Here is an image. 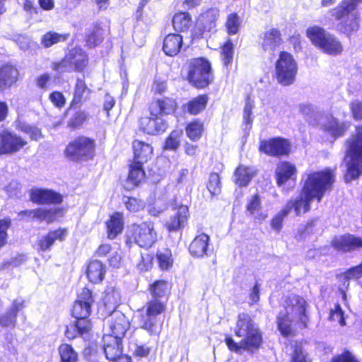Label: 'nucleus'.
Segmentation results:
<instances>
[{"mask_svg":"<svg viewBox=\"0 0 362 362\" xmlns=\"http://www.w3.org/2000/svg\"><path fill=\"white\" fill-rule=\"evenodd\" d=\"M351 116L356 121H362V100H356L349 105Z\"/></svg>","mask_w":362,"mask_h":362,"instance_id":"58","label":"nucleus"},{"mask_svg":"<svg viewBox=\"0 0 362 362\" xmlns=\"http://www.w3.org/2000/svg\"><path fill=\"white\" fill-rule=\"evenodd\" d=\"M21 185L15 180H13L6 187V191L11 197H18L21 194Z\"/></svg>","mask_w":362,"mask_h":362,"instance_id":"62","label":"nucleus"},{"mask_svg":"<svg viewBox=\"0 0 362 362\" xmlns=\"http://www.w3.org/2000/svg\"><path fill=\"white\" fill-rule=\"evenodd\" d=\"M68 232L66 228H58L50 230L45 235L42 236L37 242L38 249L41 251L49 250L56 241L62 242L66 236Z\"/></svg>","mask_w":362,"mask_h":362,"instance_id":"23","label":"nucleus"},{"mask_svg":"<svg viewBox=\"0 0 362 362\" xmlns=\"http://www.w3.org/2000/svg\"><path fill=\"white\" fill-rule=\"evenodd\" d=\"M69 58L70 57L66 55L61 62L53 63L52 66V69L59 74L74 71V65L70 62Z\"/></svg>","mask_w":362,"mask_h":362,"instance_id":"55","label":"nucleus"},{"mask_svg":"<svg viewBox=\"0 0 362 362\" xmlns=\"http://www.w3.org/2000/svg\"><path fill=\"white\" fill-rule=\"evenodd\" d=\"M16 128L22 132L29 135L30 138L33 140H39L42 137V134L40 129L37 127L30 125L21 118L15 122Z\"/></svg>","mask_w":362,"mask_h":362,"instance_id":"43","label":"nucleus"},{"mask_svg":"<svg viewBox=\"0 0 362 362\" xmlns=\"http://www.w3.org/2000/svg\"><path fill=\"white\" fill-rule=\"evenodd\" d=\"M168 289V284L163 280L157 281L151 286V292L154 297L163 296Z\"/></svg>","mask_w":362,"mask_h":362,"instance_id":"57","label":"nucleus"},{"mask_svg":"<svg viewBox=\"0 0 362 362\" xmlns=\"http://www.w3.org/2000/svg\"><path fill=\"white\" fill-rule=\"evenodd\" d=\"M307 36L312 42L324 52L335 55L337 54L339 45L336 39L324 29L318 26H313L307 30Z\"/></svg>","mask_w":362,"mask_h":362,"instance_id":"8","label":"nucleus"},{"mask_svg":"<svg viewBox=\"0 0 362 362\" xmlns=\"http://www.w3.org/2000/svg\"><path fill=\"white\" fill-rule=\"evenodd\" d=\"M18 216L26 221H37L52 223L57 217L62 216V210L59 208H37L30 210H24L18 214Z\"/></svg>","mask_w":362,"mask_h":362,"instance_id":"12","label":"nucleus"},{"mask_svg":"<svg viewBox=\"0 0 362 362\" xmlns=\"http://www.w3.org/2000/svg\"><path fill=\"white\" fill-rule=\"evenodd\" d=\"M18 70L11 65H6L0 69V88L9 86L17 80Z\"/></svg>","mask_w":362,"mask_h":362,"instance_id":"41","label":"nucleus"},{"mask_svg":"<svg viewBox=\"0 0 362 362\" xmlns=\"http://www.w3.org/2000/svg\"><path fill=\"white\" fill-rule=\"evenodd\" d=\"M305 300L296 295H291L286 300L284 311H281L277 317L278 328L284 336L291 333V323H301L304 327L306 325Z\"/></svg>","mask_w":362,"mask_h":362,"instance_id":"4","label":"nucleus"},{"mask_svg":"<svg viewBox=\"0 0 362 362\" xmlns=\"http://www.w3.org/2000/svg\"><path fill=\"white\" fill-rule=\"evenodd\" d=\"M73 325L67 327L66 336L68 339H72L80 336L86 338L91 329L90 321L87 318H78Z\"/></svg>","mask_w":362,"mask_h":362,"instance_id":"25","label":"nucleus"},{"mask_svg":"<svg viewBox=\"0 0 362 362\" xmlns=\"http://www.w3.org/2000/svg\"><path fill=\"white\" fill-rule=\"evenodd\" d=\"M210 238L205 233L197 235L189 247V251L192 256L195 257H203L208 255V247Z\"/></svg>","mask_w":362,"mask_h":362,"instance_id":"26","label":"nucleus"},{"mask_svg":"<svg viewBox=\"0 0 362 362\" xmlns=\"http://www.w3.org/2000/svg\"><path fill=\"white\" fill-rule=\"evenodd\" d=\"M255 107V103L250 98H247L243 110V123L245 131L250 130L253 122L252 110Z\"/></svg>","mask_w":362,"mask_h":362,"instance_id":"48","label":"nucleus"},{"mask_svg":"<svg viewBox=\"0 0 362 362\" xmlns=\"http://www.w3.org/2000/svg\"><path fill=\"white\" fill-rule=\"evenodd\" d=\"M192 24V18L187 12H180L173 16V25L176 31L185 32L189 30Z\"/></svg>","mask_w":362,"mask_h":362,"instance_id":"42","label":"nucleus"},{"mask_svg":"<svg viewBox=\"0 0 362 362\" xmlns=\"http://www.w3.org/2000/svg\"><path fill=\"white\" fill-rule=\"evenodd\" d=\"M188 79L197 88L206 86L213 79L211 64L203 59H194L190 62Z\"/></svg>","mask_w":362,"mask_h":362,"instance_id":"7","label":"nucleus"},{"mask_svg":"<svg viewBox=\"0 0 362 362\" xmlns=\"http://www.w3.org/2000/svg\"><path fill=\"white\" fill-rule=\"evenodd\" d=\"M123 202L127 209L130 212H137L145 207L144 201L134 197H124Z\"/></svg>","mask_w":362,"mask_h":362,"instance_id":"54","label":"nucleus"},{"mask_svg":"<svg viewBox=\"0 0 362 362\" xmlns=\"http://www.w3.org/2000/svg\"><path fill=\"white\" fill-rule=\"evenodd\" d=\"M91 90L88 88L83 79L77 78L74 87V98L71 101V107L81 106L90 97Z\"/></svg>","mask_w":362,"mask_h":362,"instance_id":"32","label":"nucleus"},{"mask_svg":"<svg viewBox=\"0 0 362 362\" xmlns=\"http://www.w3.org/2000/svg\"><path fill=\"white\" fill-rule=\"evenodd\" d=\"M93 303V298L91 291L86 288H83L73 306V316L76 319L88 318L90 314Z\"/></svg>","mask_w":362,"mask_h":362,"instance_id":"16","label":"nucleus"},{"mask_svg":"<svg viewBox=\"0 0 362 362\" xmlns=\"http://www.w3.org/2000/svg\"><path fill=\"white\" fill-rule=\"evenodd\" d=\"M208 100L207 95H200L184 104L182 107L184 111L189 114L197 115L205 110Z\"/></svg>","mask_w":362,"mask_h":362,"instance_id":"36","label":"nucleus"},{"mask_svg":"<svg viewBox=\"0 0 362 362\" xmlns=\"http://www.w3.org/2000/svg\"><path fill=\"white\" fill-rule=\"evenodd\" d=\"M247 214L254 218L255 221H262L267 218V214L262 211L259 196L256 194L251 196L246 206Z\"/></svg>","mask_w":362,"mask_h":362,"instance_id":"33","label":"nucleus"},{"mask_svg":"<svg viewBox=\"0 0 362 362\" xmlns=\"http://www.w3.org/2000/svg\"><path fill=\"white\" fill-rule=\"evenodd\" d=\"M362 249V236L346 233L341 235V251L348 252Z\"/></svg>","mask_w":362,"mask_h":362,"instance_id":"40","label":"nucleus"},{"mask_svg":"<svg viewBox=\"0 0 362 362\" xmlns=\"http://www.w3.org/2000/svg\"><path fill=\"white\" fill-rule=\"evenodd\" d=\"M139 123L141 129L144 132L151 135L162 134L168 127V122L160 116L142 117Z\"/></svg>","mask_w":362,"mask_h":362,"instance_id":"17","label":"nucleus"},{"mask_svg":"<svg viewBox=\"0 0 362 362\" xmlns=\"http://www.w3.org/2000/svg\"><path fill=\"white\" fill-rule=\"evenodd\" d=\"M88 119V114L84 111H78L70 119L69 125L74 128L81 126Z\"/></svg>","mask_w":362,"mask_h":362,"instance_id":"59","label":"nucleus"},{"mask_svg":"<svg viewBox=\"0 0 362 362\" xmlns=\"http://www.w3.org/2000/svg\"><path fill=\"white\" fill-rule=\"evenodd\" d=\"M70 57L69 61L74 65L75 71H81L88 64V56L86 52L79 47H74L66 54Z\"/></svg>","mask_w":362,"mask_h":362,"instance_id":"34","label":"nucleus"},{"mask_svg":"<svg viewBox=\"0 0 362 362\" xmlns=\"http://www.w3.org/2000/svg\"><path fill=\"white\" fill-rule=\"evenodd\" d=\"M27 144V141L16 134L6 131L0 134V154L14 153Z\"/></svg>","mask_w":362,"mask_h":362,"instance_id":"14","label":"nucleus"},{"mask_svg":"<svg viewBox=\"0 0 362 362\" xmlns=\"http://www.w3.org/2000/svg\"><path fill=\"white\" fill-rule=\"evenodd\" d=\"M275 78L277 82L287 86L293 84L298 73V64L293 55L281 52L275 62Z\"/></svg>","mask_w":362,"mask_h":362,"instance_id":"6","label":"nucleus"},{"mask_svg":"<svg viewBox=\"0 0 362 362\" xmlns=\"http://www.w3.org/2000/svg\"><path fill=\"white\" fill-rule=\"evenodd\" d=\"M182 135V131L175 129L173 131L168 137L166 139L165 143V148L167 150L175 151L180 144V139Z\"/></svg>","mask_w":362,"mask_h":362,"instance_id":"52","label":"nucleus"},{"mask_svg":"<svg viewBox=\"0 0 362 362\" xmlns=\"http://www.w3.org/2000/svg\"><path fill=\"white\" fill-rule=\"evenodd\" d=\"M103 301L107 311L113 313L119 304L120 293L116 288L108 286L104 292Z\"/></svg>","mask_w":362,"mask_h":362,"instance_id":"35","label":"nucleus"},{"mask_svg":"<svg viewBox=\"0 0 362 362\" xmlns=\"http://www.w3.org/2000/svg\"><path fill=\"white\" fill-rule=\"evenodd\" d=\"M177 107L175 100L170 98L157 99L149 107L151 116H163L173 114Z\"/></svg>","mask_w":362,"mask_h":362,"instance_id":"20","label":"nucleus"},{"mask_svg":"<svg viewBox=\"0 0 362 362\" xmlns=\"http://www.w3.org/2000/svg\"><path fill=\"white\" fill-rule=\"evenodd\" d=\"M203 132V124L198 120L193 121L186 127L187 136L192 141H197L200 139Z\"/></svg>","mask_w":362,"mask_h":362,"instance_id":"47","label":"nucleus"},{"mask_svg":"<svg viewBox=\"0 0 362 362\" xmlns=\"http://www.w3.org/2000/svg\"><path fill=\"white\" fill-rule=\"evenodd\" d=\"M275 176L279 187L288 182H294L296 177V166L287 161L280 162L276 168Z\"/></svg>","mask_w":362,"mask_h":362,"instance_id":"22","label":"nucleus"},{"mask_svg":"<svg viewBox=\"0 0 362 362\" xmlns=\"http://www.w3.org/2000/svg\"><path fill=\"white\" fill-rule=\"evenodd\" d=\"M334 181L330 170L314 172L308 175L301 193L296 198L289 200L284 208L272 220L271 226L279 232L282 228L283 220L293 209L296 216L308 211L310 202L317 199L320 202L325 192L328 190Z\"/></svg>","mask_w":362,"mask_h":362,"instance_id":"1","label":"nucleus"},{"mask_svg":"<svg viewBox=\"0 0 362 362\" xmlns=\"http://www.w3.org/2000/svg\"><path fill=\"white\" fill-rule=\"evenodd\" d=\"M31 200L39 204H57L62 202V196L54 190L35 188L30 192Z\"/></svg>","mask_w":362,"mask_h":362,"instance_id":"18","label":"nucleus"},{"mask_svg":"<svg viewBox=\"0 0 362 362\" xmlns=\"http://www.w3.org/2000/svg\"><path fill=\"white\" fill-rule=\"evenodd\" d=\"M103 40V30L98 26H95L86 36V44L89 47H94Z\"/></svg>","mask_w":362,"mask_h":362,"instance_id":"49","label":"nucleus"},{"mask_svg":"<svg viewBox=\"0 0 362 362\" xmlns=\"http://www.w3.org/2000/svg\"><path fill=\"white\" fill-rule=\"evenodd\" d=\"M132 238L141 247L149 248L157 240L158 235L151 221H144L131 226Z\"/></svg>","mask_w":362,"mask_h":362,"instance_id":"10","label":"nucleus"},{"mask_svg":"<svg viewBox=\"0 0 362 362\" xmlns=\"http://www.w3.org/2000/svg\"><path fill=\"white\" fill-rule=\"evenodd\" d=\"M321 125L325 132L329 134L333 139L339 135L338 122L332 115H326L321 118Z\"/></svg>","mask_w":362,"mask_h":362,"instance_id":"44","label":"nucleus"},{"mask_svg":"<svg viewBox=\"0 0 362 362\" xmlns=\"http://www.w3.org/2000/svg\"><path fill=\"white\" fill-rule=\"evenodd\" d=\"M103 339L104 352L108 360L112 361L122 354V339H115L112 336H103Z\"/></svg>","mask_w":362,"mask_h":362,"instance_id":"24","label":"nucleus"},{"mask_svg":"<svg viewBox=\"0 0 362 362\" xmlns=\"http://www.w3.org/2000/svg\"><path fill=\"white\" fill-rule=\"evenodd\" d=\"M344 160V182L349 183L358 179L362 175V124L355 126L354 132L345 141Z\"/></svg>","mask_w":362,"mask_h":362,"instance_id":"3","label":"nucleus"},{"mask_svg":"<svg viewBox=\"0 0 362 362\" xmlns=\"http://www.w3.org/2000/svg\"><path fill=\"white\" fill-rule=\"evenodd\" d=\"M51 102L57 107H61L65 104V98L64 95L60 92H53L49 95Z\"/></svg>","mask_w":362,"mask_h":362,"instance_id":"63","label":"nucleus"},{"mask_svg":"<svg viewBox=\"0 0 362 362\" xmlns=\"http://www.w3.org/2000/svg\"><path fill=\"white\" fill-rule=\"evenodd\" d=\"M255 174V170L252 167L243 165H239L234 173L235 183L240 187L247 186Z\"/></svg>","mask_w":362,"mask_h":362,"instance_id":"39","label":"nucleus"},{"mask_svg":"<svg viewBox=\"0 0 362 362\" xmlns=\"http://www.w3.org/2000/svg\"><path fill=\"white\" fill-rule=\"evenodd\" d=\"M362 0H344L341 8V24L343 33L350 36L358 29V17L352 13Z\"/></svg>","mask_w":362,"mask_h":362,"instance_id":"11","label":"nucleus"},{"mask_svg":"<svg viewBox=\"0 0 362 362\" xmlns=\"http://www.w3.org/2000/svg\"><path fill=\"white\" fill-rule=\"evenodd\" d=\"M134 162L143 164L150 160L153 155L152 146L143 141L135 140L133 142Z\"/></svg>","mask_w":362,"mask_h":362,"instance_id":"28","label":"nucleus"},{"mask_svg":"<svg viewBox=\"0 0 362 362\" xmlns=\"http://www.w3.org/2000/svg\"><path fill=\"white\" fill-rule=\"evenodd\" d=\"M189 215L188 207L185 205L179 206L174 214L166 222L165 226L169 231H175L184 226Z\"/></svg>","mask_w":362,"mask_h":362,"instance_id":"27","label":"nucleus"},{"mask_svg":"<svg viewBox=\"0 0 362 362\" xmlns=\"http://www.w3.org/2000/svg\"><path fill=\"white\" fill-rule=\"evenodd\" d=\"M61 362H78V354L68 344H62L58 348Z\"/></svg>","mask_w":362,"mask_h":362,"instance_id":"45","label":"nucleus"},{"mask_svg":"<svg viewBox=\"0 0 362 362\" xmlns=\"http://www.w3.org/2000/svg\"><path fill=\"white\" fill-rule=\"evenodd\" d=\"M156 256L159 267L162 270H168L172 267L173 259L170 250L164 248L158 250Z\"/></svg>","mask_w":362,"mask_h":362,"instance_id":"46","label":"nucleus"},{"mask_svg":"<svg viewBox=\"0 0 362 362\" xmlns=\"http://www.w3.org/2000/svg\"><path fill=\"white\" fill-rule=\"evenodd\" d=\"M260 151L270 156L287 154L289 151V144L286 139L274 138L262 141L259 146Z\"/></svg>","mask_w":362,"mask_h":362,"instance_id":"19","label":"nucleus"},{"mask_svg":"<svg viewBox=\"0 0 362 362\" xmlns=\"http://www.w3.org/2000/svg\"><path fill=\"white\" fill-rule=\"evenodd\" d=\"M16 42L18 45L20 49L26 50L29 48L31 40L29 36L25 35H19L16 37Z\"/></svg>","mask_w":362,"mask_h":362,"instance_id":"64","label":"nucleus"},{"mask_svg":"<svg viewBox=\"0 0 362 362\" xmlns=\"http://www.w3.org/2000/svg\"><path fill=\"white\" fill-rule=\"evenodd\" d=\"M65 153L72 160L91 159L95 153V142L88 137H78L67 146Z\"/></svg>","mask_w":362,"mask_h":362,"instance_id":"9","label":"nucleus"},{"mask_svg":"<svg viewBox=\"0 0 362 362\" xmlns=\"http://www.w3.org/2000/svg\"><path fill=\"white\" fill-rule=\"evenodd\" d=\"M110 333L104 336H112L115 339H122L129 328V322L121 312H114L107 321Z\"/></svg>","mask_w":362,"mask_h":362,"instance_id":"15","label":"nucleus"},{"mask_svg":"<svg viewBox=\"0 0 362 362\" xmlns=\"http://www.w3.org/2000/svg\"><path fill=\"white\" fill-rule=\"evenodd\" d=\"M183 38L179 34H168L163 40V50L168 56L177 55L182 46Z\"/></svg>","mask_w":362,"mask_h":362,"instance_id":"29","label":"nucleus"},{"mask_svg":"<svg viewBox=\"0 0 362 362\" xmlns=\"http://www.w3.org/2000/svg\"><path fill=\"white\" fill-rule=\"evenodd\" d=\"M241 23L240 17L235 13H230L227 16L226 22V28L229 35H235L238 33Z\"/></svg>","mask_w":362,"mask_h":362,"instance_id":"51","label":"nucleus"},{"mask_svg":"<svg viewBox=\"0 0 362 362\" xmlns=\"http://www.w3.org/2000/svg\"><path fill=\"white\" fill-rule=\"evenodd\" d=\"M259 40L262 49L269 54H274L283 43L280 30L274 28L261 33Z\"/></svg>","mask_w":362,"mask_h":362,"instance_id":"13","label":"nucleus"},{"mask_svg":"<svg viewBox=\"0 0 362 362\" xmlns=\"http://www.w3.org/2000/svg\"><path fill=\"white\" fill-rule=\"evenodd\" d=\"M11 221L8 219L0 220V248L4 246L6 242L7 230L10 227Z\"/></svg>","mask_w":362,"mask_h":362,"instance_id":"60","label":"nucleus"},{"mask_svg":"<svg viewBox=\"0 0 362 362\" xmlns=\"http://www.w3.org/2000/svg\"><path fill=\"white\" fill-rule=\"evenodd\" d=\"M106 274V266L100 261L93 260L89 262L86 274L89 281L93 284L101 282Z\"/></svg>","mask_w":362,"mask_h":362,"instance_id":"31","label":"nucleus"},{"mask_svg":"<svg viewBox=\"0 0 362 362\" xmlns=\"http://www.w3.org/2000/svg\"><path fill=\"white\" fill-rule=\"evenodd\" d=\"M66 38L67 37L65 35L48 32L42 37L41 43L45 47L47 48L57 42L65 41Z\"/></svg>","mask_w":362,"mask_h":362,"instance_id":"50","label":"nucleus"},{"mask_svg":"<svg viewBox=\"0 0 362 362\" xmlns=\"http://www.w3.org/2000/svg\"><path fill=\"white\" fill-rule=\"evenodd\" d=\"M107 237L114 239L118 234L121 233L123 227V216L119 212L114 213L106 223Z\"/></svg>","mask_w":362,"mask_h":362,"instance_id":"37","label":"nucleus"},{"mask_svg":"<svg viewBox=\"0 0 362 362\" xmlns=\"http://www.w3.org/2000/svg\"><path fill=\"white\" fill-rule=\"evenodd\" d=\"M219 17V10L216 8H211L199 16L197 27L199 30V35L204 31L211 32L216 26V22Z\"/></svg>","mask_w":362,"mask_h":362,"instance_id":"21","label":"nucleus"},{"mask_svg":"<svg viewBox=\"0 0 362 362\" xmlns=\"http://www.w3.org/2000/svg\"><path fill=\"white\" fill-rule=\"evenodd\" d=\"M233 44L230 40H227L221 48V57L224 66L230 65L233 59Z\"/></svg>","mask_w":362,"mask_h":362,"instance_id":"53","label":"nucleus"},{"mask_svg":"<svg viewBox=\"0 0 362 362\" xmlns=\"http://www.w3.org/2000/svg\"><path fill=\"white\" fill-rule=\"evenodd\" d=\"M291 362H310L300 345L296 346Z\"/></svg>","mask_w":362,"mask_h":362,"instance_id":"61","label":"nucleus"},{"mask_svg":"<svg viewBox=\"0 0 362 362\" xmlns=\"http://www.w3.org/2000/svg\"><path fill=\"white\" fill-rule=\"evenodd\" d=\"M207 189L211 195L218 194L221 192L220 177L217 173H211L209 177Z\"/></svg>","mask_w":362,"mask_h":362,"instance_id":"56","label":"nucleus"},{"mask_svg":"<svg viewBox=\"0 0 362 362\" xmlns=\"http://www.w3.org/2000/svg\"><path fill=\"white\" fill-rule=\"evenodd\" d=\"M165 310V305L158 299L148 302L138 310L137 317L141 328L151 336L159 335L163 323L161 314Z\"/></svg>","mask_w":362,"mask_h":362,"instance_id":"5","label":"nucleus"},{"mask_svg":"<svg viewBox=\"0 0 362 362\" xmlns=\"http://www.w3.org/2000/svg\"><path fill=\"white\" fill-rule=\"evenodd\" d=\"M24 300L18 298L13 300L11 307L4 315L0 316V325L2 327L14 326L17 313L24 308Z\"/></svg>","mask_w":362,"mask_h":362,"instance_id":"30","label":"nucleus"},{"mask_svg":"<svg viewBox=\"0 0 362 362\" xmlns=\"http://www.w3.org/2000/svg\"><path fill=\"white\" fill-rule=\"evenodd\" d=\"M234 333L241 339L240 342H235L230 336H226L225 339L226 344L232 351L240 352L241 349L252 351L258 349L262 342L259 329L247 313L238 315Z\"/></svg>","mask_w":362,"mask_h":362,"instance_id":"2","label":"nucleus"},{"mask_svg":"<svg viewBox=\"0 0 362 362\" xmlns=\"http://www.w3.org/2000/svg\"><path fill=\"white\" fill-rule=\"evenodd\" d=\"M146 174L143 164L132 161L129 164V172L127 178V185L129 188L138 186L145 178Z\"/></svg>","mask_w":362,"mask_h":362,"instance_id":"38","label":"nucleus"}]
</instances>
